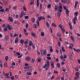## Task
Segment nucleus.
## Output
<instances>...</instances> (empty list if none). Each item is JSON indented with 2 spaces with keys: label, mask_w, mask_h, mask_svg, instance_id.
<instances>
[{
  "label": "nucleus",
  "mask_w": 80,
  "mask_h": 80,
  "mask_svg": "<svg viewBox=\"0 0 80 80\" xmlns=\"http://www.w3.org/2000/svg\"><path fill=\"white\" fill-rule=\"evenodd\" d=\"M41 52L42 55H47V51L45 50H41Z\"/></svg>",
  "instance_id": "1"
},
{
  "label": "nucleus",
  "mask_w": 80,
  "mask_h": 80,
  "mask_svg": "<svg viewBox=\"0 0 80 80\" xmlns=\"http://www.w3.org/2000/svg\"><path fill=\"white\" fill-rule=\"evenodd\" d=\"M60 25H61V24H59V26L60 28L61 29V30L62 31L63 33H65V29H64V28H62V26H61Z\"/></svg>",
  "instance_id": "2"
},
{
  "label": "nucleus",
  "mask_w": 80,
  "mask_h": 80,
  "mask_svg": "<svg viewBox=\"0 0 80 80\" xmlns=\"http://www.w3.org/2000/svg\"><path fill=\"white\" fill-rule=\"evenodd\" d=\"M55 11H57V10H58V12L59 11V9H60V8L59 7H58V6H57V5H55ZM57 8H58V9H57Z\"/></svg>",
  "instance_id": "3"
},
{
  "label": "nucleus",
  "mask_w": 80,
  "mask_h": 80,
  "mask_svg": "<svg viewBox=\"0 0 80 80\" xmlns=\"http://www.w3.org/2000/svg\"><path fill=\"white\" fill-rule=\"evenodd\" d=\"M8 20H9V21H10L12 22H13V18L10 17H8Z\"/></svg>",
  "instance_id": "4"
},
{
  "label": "nucleus",
  "mask_w": 80,
  "mask_h": 80,
  "mask_svg": "<svg viewBox=\"0 0 80 80\" xmlns=\"http://www.w3.org/2000/svg\"><path fill=\"white\" fill-rule=\"evenodd\" d=\"M31 60V59L29 57H27L26 58V61L27 62H29V61H30Z\"/></svg>",
  "instance_id": "5"
},
{
  "label": "nucleus",
  "mask_w": 80,
  "mask_h": 80,
  "mask_svg": "<svg viewBox=\"0 0 80 80\" xmlns=\"http://www.w3.org/2000/svg\"><path fill=\"white\" fill-rule=\"evenodd\" d=\"M66 14L68 16H69V11L68 9H67L66 10Z\"/></svg>",
  "instance_id": "6"
},
{
  "label": "nucleus",
  "mask_w": 80,
  "mask_h": 80,
  "mask_svg": "<svg viewBox=\"0 0 80 80\" xmlns=\"http://www.w3.org/2000/svg\"><path fill=\"white\" fill-rule=\"evenodd\" d=\"M18 42V38H16L15 40V43H17Z\"/></svg>",
  "instance_id": "7"
},
{
  "label": "nucleus",
  "mask_w": 80,
  "mask_h": 80,
  "mask_svg": "<svg viewBox=\"0 0 80 80\" xmlns=\"http://www.w3.org/2000/svg\"><path fill=\"white\" fill-rule=\"evenodd\" d=\"M70 47H69V48H73V44H70Z\"/></svg>",
  "instance_id": "8"
},
{
  "label": "nucleus",
  "mask_w": 80,
  "mask_h": 80,
  "mask_svg": "<svg viewBox=\"0 0 80 80\" xmlns=\"http://www.w3.org/2000/svg\"><path fill=\"white\" fill-rule=\"evenodd\" d=\"M7 26L8 27V29H9V30H12V28H11V27H10V25H9V24H8Z\"/></svg>",
  "instance_id": "9"
},
{
  "label": "nucleus",
  "mask_w": 80,
  "mask_h": 80,
  "mask_svg": "<svg viewBox=\"0 0 80 80\" xmlns=\"http://www.w3.org/2000/svg\"><path fill=\"white\" fill-rule=\"evenodd\" d=\"M20 43H21L22 44V45H23V43H24V41L23 40H20Z\"/></svg>",
  "instance_id": "10"
},
{
  "label": "nucleus",
  "mask_w": 80,
  "mask_h": 80,
  "mask_svg": "<svg viewBox=\"0 0 80 80\" xmlns=\"http://www.w3.org/2000/svg\"><path fill=\"white\" fill-rule=\"evenodd\" d=\"M61 15V13L60 12H58L57 13V16L58 17H60V15Z\"/></svg>",
  "instance_id": "11"
},
{
  "label": "nucleus",
  "mask_w": 80,
  "mask_h": 80,
  "mask_svg": "<svg viewBox=\"0 0 80 80\" xmlns=\"http://www.w3.org/2000/svg\"><path fill=\"white\" fill-rule=\"evenodd\" d=\"M41 19H38L37 20V23L38 24V26H39V22L41 21Z\"/></svg>",
  "instance_id": "12"
},
{
  "label": "nucleus",
  "mask_w": 80,
  "mask_h": 80,
  "mask_svg": "<svg viewBox=\"0 0 80 80\" xmlns=\"http://www.w3.org/2000/svg\"><path fill=\"white\" fill-rule=\"evenodd\" d=\"M34 3V1L33 0H32V1L30 3V5H33Z\"/></svg>",
  "instance_id": "13"
},
{
  "label": "nucleus",
  "mask_w": 80,
  "mask_h": 80,
  "mask_svg": "<svg viewBox=\"0 0 80 80\" xmlns=\"http://www.w3.org/2000/svg\"><path fill=\"white\" fill-rule=\"evenodd\" d=\"M61 49L62 52H65V50L64 49V47H62Z\"/></svg>",
  "instance_id": "14"
},
{
  "label": "nucleus",
  "mask_w": 80,
  "mask_h": 80,
  "mask_svg": "<svg viewBox=\"0 0 80 80\" xmlns=\"http://www.w3.org/2000/svg\"><path fill=\"white\" fill-rule=\"evenodd\" d=\"M74 14L75 15V17H77V15H78V12H76L74 13Z\"/></svg>",
  "instance_id": "15"
},
{
  "label": "nucleus",
  "mask_w": 80,
  "mask_h": 80,
  "mask_svg": "<svg viewBox=\"0 0 80 80\" xmlns=\"http://www.w3.org/2000/svg\"><path fill=\"white\" fill-rule=\"evenodd\" d=\"M46 26L47 27H48V28H49V27H50V25H49V24L48 23V22H46Z\"/></svg>",
  "instance_id": "16"
},
{
  "label": "nucleus",
  "mask_w": 80,
  "mask_h": 80,
  "mask_svg": "<svg viewBox=\"0 0 80 80\" xmlns=\"http://www.w3.org/2000/svg\"><path fill=\"white\" fill-rule=\"evenodd\" d=\"M51 66H52V68H55V67L54 66V64H53V63H51Z\"/></svg>",
  "instance_id": "17"
},
{
  "label": "nucleus",
  "mask_w": 80,
  "mask_h": 80,
  "mask_svg": "<svg viewBox=\"0 0 80 80\" xmlns=\"http://www.w3.org/2000/svg\"><path fill=\"white\" fill-rule=\"evenodd\" d=\"M57 67L58 68H60V64H59L58 63H57Z\"/></svg>",
  "instance_id": "18"
},
{
  "label": "nucleus",
  "mask_w": 80,
  "mask_h": 80,
  "mask_svg": "<svg viewBox=\"0 0 80 80\" xmlns=\"http://www.w3.org/2000/svg\"><path fill=\"white\" fill-rule=\"evenodd\" d=\"M30 67V66H29V67L26 66V67H24V69H28V68H29Z\"/></svg>",
  "instance_id": "19"
},
{
  "label": "nucleus",
  "mask_w": 80,
  "mask_h": 80,
  "mask_svg": "<svg viewBox=\"0 0 80 80\" xmlns=\"http://www.w3.org/2000/svg\"><path fill=\"white\" fill-rule=\"evenodd\" d=\"M8 38H9V36H7L6 37L5 39L6 40H7L8 39Z\"/></svg>",
  "instance_id": "20"
},
{
  "label": "nucleus",
  "mask_w": 80,
  "mask_h": 80,
  "mask_svg": "<svg viewBox=\"0 0 80 80\" xmlns=\"http://www.w3.org/2000/svg\"><path fill=\"white\" fill-rule=\"evenodd\" d=\"M32 22H33V23H34L35 22V18H32L31 19Z\"/></svg>",
  "instance_id": "21"
},
{
  "label": "nucleus",
  "mask_w": 80,
  "mask_h": 80,
  "mask_svg": "<svg viewBox=\"0 0 80 80\" xmlns=\"http://www.w3.org/2000/svg\"><path fill=\"white\" fill-rule=\"evenodd\" d=\"M27 75H32V73L31 72H27L26 73Z\"/></svg>",
  "instance_id": "22"
},
{
  "label": "nucleus",
  "mask_w": 80,
  "mask_h": 80,
  "mask_svg": "<svg viewBox=\"0 0 80 80\" xmlns=\"http://www.w3.org/2000/svg\"><path fill=\"white\" fill-rule=\"evenodd\" d=\"M37 59L38 60V62H39V63L42 60V59H39V58H37Z\"/></svg>",
  "instance_id": "23"
},
{
  "label": "nucleus",
  "mask_w": 80,
  "mask_h": 80,
  "mask_svg": "<svg viewBox=\"0 0 80 80\" xmlns=\"http://www.w3.org/2000/svg\"><path fill=\"white\" fill-rule=\"evenodd\" d=\"M31 34L33 37H36V35L34 33L32 32Z\"/></svg>",
  "instance_id": "24"
},
{
  "label": "nucleus",
  "mask_w": 80,
  "mask_h": 80,
  "mask_svg": "<svg viewBox=\"0 0 80 80\" xmlns=\"http://www.w3.org/2000/svg\"><path fill=\"white\" fill-rule=\"evenodd\" d=\"M33 27L35 28H37L38 27V26L37 24H34L33 25Z\"/></svg>",
  "instance_id": "25"
},
{
  "label": "nucleus",
  "mask_w": 80,
  "mask_h": 80,
  "mask_svg": "<svg viewBox=\"0 0 80 80\" xmlns=\"http://www.w3.org/2000/svg\"><path fill=\"white\" fill-rule=\"evenodd\" d=\"M50 7H51V4H49L48 5V8H50Z\"/></svg>",
  "instance_id": "26"
},
{
  "label": "nucleus",
  "mask_w": 80,
  "mask_h": 80,
  "mask_svg": "<svg viewBox=\"0 0 80 80\" xmlns=\"http://www.w3.org/2000/svg\"><path fill=\"white\" fill-rule=\"evenodd\" d=\"M16 55H17L18 56H19V55H20V53L19 52H17L16 54H15Z\"/></svg>",
  "instance_id": "27"
},
{
  "label": "nucleus",
  "mask_w": 80,
  "mask_h": 80,
  "mask_svg": "<svg viewBox=\"0 0 80 80\" xmlns=\"http://www.w3.org/2000/svg\"><path fill=\"white\" fill-rule=\"evenodd\" d=\"M47 64H45V65L43 66V68H47Z\"/></svg>",
  "instance_id": "28"
},
{
  "label": "nucleus",
  "mask_w": 80,
  "mask_h": 80,
  "mask_svg": "<svg viewBox=\"0 0 80 80\" xmlns=\"http://www.w3.org/2000/svg\"><path fill=\"white\" fill-rule=\"evenodd\" d=\"M70 38L72 40V41H74V38H73V36H71L70 37Z\"/></svg>",
  "instance_id": "29"
},
{
  "label": "nucleus",
  "mask_w": 80,
  "mask_h": 80,
  "mask_svg": "<svg viewBox=\"0 0 80 80\" xmlns=\"http://www.w3.org/2000/svg\"><path fill=\"white\" fill-rule=\"evenodd\" d=\"M41 36H43L45 35V33L43 32H42L41 34Z\"/></svg>",
  "instance_id": "30"
},
{
  "label": "nucleus",
  "mask_w": 80,
  "mask_h": 80,
  "mask_svg": "<svg viewBox=\"0 0 80 80\" xmlns=\"http://www.w3.org/2000/svg\"><path fill=\"white\" fill-rule=\"evenodd\" d=\"M47 58L48 60H50L51 59H52V58H50V57H47Z\"/></svg>",
  "instance_id": "31"
},
{
  "label": "nucleus",
  "mask_w": 80,
  "mask_h": 80,
  "mask_svg": "<svg viewBox=\"0 0 80 80\" xmlns=\"http://www.w3.org/2000/svg\"><path fill=\"white\" fill-rule=\"evenodd\" d=\"M76 77H78V76L79 75V73L78 72H77L76 73Z\"/></svg>",
  "instance_id": "32"
},
{
  "label": "nucleus",
  "mask_w": 80,
  "mask_h": 80,
  "mask_svg": "<svg viewBox=\"0 0 80 80\" xmlns=\"http://www.w3.org/2000/svg\"><path fill=\"white\" fill-rule=\"evenodd\" d=\"M8 56H6L5 57V59L6 61H7V60H8Z\"/></svg>",
  "instance_id": "33"
},
{
  "label": "nucleus",
  "mask_w": 80,
  "mask_h": 80,
  "mask_svg": "<svg viewBox=\"0 0 80 80\" xmlns=\"http://www.w3.org/2000/svg\"><path fill=\"white\" fill-rule=\"evenodd\" d=\"M63 8H64V10H67V7H65V6H63Z\"/></svg>",
  "instance_id": "34"
},
{
  "label": "nucleus",
  "mask_w": 80,
  "mask_h": 80,
  "mask_svg": "<svg viewBox=\"0 0 80 80\" xmlns=\"http://www.w3.org/2000/svg\"><path fill=\"white\" fill-rule=\"evenodd\" d=\"M4 9H0V12H4Z\"/></svg>",
  "instance_id": "35"
},
{
  "label": "nucleus",
  "mask_w": 80,
  "mask_h": 80,
  "mask_svg": "<svg viewBox=\"0 0 80 80\" xmlns=\"http://www.w3.org/2000/svg\"><path fill=\"white\" fill-rule=\"evenodd\" d=\"M61 34H60V33H58L57 34V35L58 37H60L61 36Z\"/></svg>",
  "instance_id": "36"
},
{
  "label": "nucleus",
  "mask_w": 80,
  "mask_h": 80,
  "mask_svg": "<svg viewBox=\"0 0 80 80\" xmlns=\"http://www.w3.org/2000/svg\"><path fill=\"white\" fill-rule=\"evenodd\" d=\"M77 20V17L75 16V17L73 19V20Z\"/></svg>",
  "instance_id": "37"
},
{
  "label": "nucleus",
  "mask_w": 80,
  "mask_h": 80,
  "mask_svg": "<svg viewBox=\"0 0 80 80\" xmlns=\"http://www.w3.org/2000/svg\"><path fill=\"white\" fill-rule=\"evenodd\" d=\"M36 3L37 7H38V6H39V2L37 1Z\"/></svg>",
  "instance_id": "38"
},
{
  "label": "nucleus",
  "mask_w": 80,
  "mask_h": 80,
  "mask_svg": "<svg viewBox=\"0 0 80 80\" xmlns=\"http://www.w3.org/2000/svg\"><path fill=\"white\" fill-rule=\"evenodd\" d=\"M32 48H34V49H35V45L33 44H32Z\"/></svg>",
  "instance_id": "39"
},
{
  "label": "nucleus",
  "mask_w": 80,
  "mask_h": 80,
  "mask_svg": "<svg viewBox=\"0 0 80 80\" xmlns=\"http://www.w3.org/2000/svg\"><path fill=\"white\" fill-rule=\"evenodd\" d=\"M32 41H30L29 43V44L30 46H32Z\"/></svg>",
  "instance_id": "40"
},
{
  "label": "nucleus",
  "mask_w": 80,
  "mask_h": 80,
  "mask_svg": "<svg viewBox=\"0 0 80 80\" xmlns=\"http://www.w3.org/2000/svg\"><path fill=\"white\" fill-rule=\"evenodd\" d=\"M4 67H7V62L4 63Z\"/></svg>",
  "instance_id": "41"
},
{
  "label": "nucleus",
  "mask_w": 80,
  "mask_h": 80,
  "mask_svg": "<svg viewBox=\"0 0 80 80\" xmlns=\"http://www.w3.org/2000/svg\"><path fill=\"white\" fill-rule=\"evenodd\" d=\"M52 27H57V26H56L55 24L54 23H52Z\"/></svg>",
  "instance_id": "42"
},
{
  "label": "nucleus",
  "mask_w": 80,
  "mask_h": 80,
  "mask_svg": "<svg viewBox=\"0 0 80 80\" xmlns=\"http://www.w3.org/2000/svg\"><path fill=\"white\" fill-rule=\"evenodd\" d=\"M35 62V59H32L31 63H33Z\"/></svg>",
  "instance_id": "43"
},
{
  "label": "nucleus",
  "mask_w": 80,
  "mask_h": 80,
  "mask_svg": "<svg viewBox=\"0 0 80 80\" xmlns=\"http://www.w3.org/2000/svg\"><path fill=\"white\" fill-rule=\"evenodd\" d=\"M42 16L40 17H38V20H42Z\"/></svg>",
  "instance_id": "44"
},
{
  "label": "nucleus",
  "mask_w": 80,
  "mask_h": 80,
  "mask_svg": "<svg viewBox=\"0 0 80 80\" xmlns=\"http://www.w3.org/2000/svg\"><path fill=\"white\" fill-rule=\"evenodd\" d=\"M28 43V42L27 41H25V42L24 43L25 45H27Z\"/></svg>",
  "instance_id": "45"
},
{
  "label": "nucleus",
  "mask_w": 80,
  "mask_h": 80,
  "mask_svg": "<svg viewBox=\"0 0 80 80\" xmlns=\"http://www.w3.org/2000/svg\"><path fill=\"white\" fill-rule=\"evenodd\" d=\"M23 16V14H21L19 17H20V18H22Z\"/></svg>",
  "instance_id": "46"
},
{
  "label": "nucleus",
  "mask_w": 80,
  "mask_h": 80,
  "mask_svg": "<svg viewBox=\"0 0 80 80\" xmlns=\"http://www.w3.org/2000/svg\"><path fill=\"white\" fill-rule=\"evenodd\" d=\"M53 50L52 49V48H51V49H50V52H53Z\"/></svg>",
  "instance_id": "47"
},
{
  "label": "nucleus",
  "mask_w": 80,
  "mask_h": 80,
  "mask_svg": "<svg viewBox=\"0 0 80 80\" xmlns=\"http://www.w3.org/2000/svg\"><path fill=\"white\" fill-rule=\"evenodd\" d=\"M40 8H41V9L42 8V4H40Z\"/></svg>",
  "instance_id": "48"
},
{
  "label": "nucleus",
  "mask_w": 80,
  "mask_h": 80,
  "mask_svg": "<svg viewBox=\"0 0 80 80\" xmlns=\"http://www.w3.org/2000/svg\"><path fill=\"white\" fill-rule=\"evenodd\" d=\"M11 80H14V77H13V76H11Z\"/></svg>",
  "instance_id": "49"
},
{
  "label": "nucleus",
  "mask_w": 80,
  "mask_h": 80,
  "mask_svg": "<svg viewBox=\"0 0 80 80\" xmlns=\"http://www.w3.org/2000/svg\"><path fill=\"white\" fill-rule=\"evenodd\" d=\"M54 78V75H52V77L51 78V80H52V79H53V78Z\"/></svg>",
  "instance_id": "50"
},
{
  "label": "nucleus",
  "mask_w": 80,
  "mask_h": 80,
  "mask_svg": "<svg viewBox=\"0 0 80 80\" xmlns=\"http://www.w3.org/2000/svg\"><path fill=\"white\" fill-rule=\"evenodd\" d=\"M2 27H3V28H4V27H5V26H6L5 24H3L2 25Z\"/></svg>",
  "instance_id": "51"
},
{
  "label": "nucleus",
  "mask_w": 80,
  "mask_h": 80,
  "mask_svg": "<svg viewBox=\"0 0 80 80\" xmlns=\"http://www.w3.org/2000/svg\"><path fill=\"white\" fill-rule=\"evenodd\" d=\"M67 57V55H64V58H66Z\"/></svg>",
  "instance_id": "52"
},
{
  "label": "nucleus",
  "mask_w": 80,
  "mask_h": 80,
  "mask_svg": "<svg viewBox=\"0 0 80 80\" xmlns=\"http://www.w3.org/2000/svg\"><path fill=\"white\" fill-rule=\"evenodd\" d=\"M50 30L51 33H53V31H52V28H50Z\"/></svg>",
  "instance_id": "53"
},
{
  "label": "nucleus",
  "mask_w": 80,
  "mask_h": 80,
  "mask_svg": "<svg viewBox=\"0 0 80 80\" xmlns=\"http://www.w3.org/2000/svg\"><path fill=\"white\" fill-rule=\"evenodd\" d=\"M28 24L27 23L26 25V28H28Z\"/></svg>",
  "instance_id": "54"
},
{
  "label": "nucleus",
  "mask_w": 80,
  "mask_h": 80,
  "mask_svg": "<svg viewBox=\"0 0 80 80\" xmlns=\"http://www.w3.org/2000/svg\"><path fill=\"white\" fill-rule=\"evenodd\" d=\"M5 11H6V12H8V11H9L8 8H7L6 9H5Z\"/></svg>",
  "instance_id": "55"
},
{
  "label": "nucleus",
  "mask_w": 80,
  "mask_h": 80,
  "mask_svg": "<svg viewBox=\"0 0 80 80\" xmlns=\"http://www.w3.org/2000/svg\"><path fill=\"white\" fill-rule=\"evenodd\" d=\"M9 73L10 75H9L10 77H11V76H12V72H10Z\"/></svg>",
  "instance_id": "56"
},
{
  "label": "nucleus",
  "mask_w": 80,
  "mask_h": 80,
  "mask_svg": "<svg viewBox=\"0 0 80 80\" xmlns=\"http://www.w3.org/2000/svg\"><path fill=\"white\" fill-rule=\"evenodd\" d=\"M25 19H28V16H26L25 17Z\"/></svg>",
  "instance_id": "57"
},
{
  "label": "nucleus",
  "mask_w": 80,
  "mask_h": 80,
  "mask_svg": "<svg viewBox=\"0 0 80 80\" xmlns=\"http://www.w3.org/2000/svg\"><path fill=\"white\" fill-rule=\"evenodd\" d=\"M59 8H60V9H62V6L61 5H59Z\"/></svg>",
  "instance_id": "58"
},
{
  "label": "nucleus",
  "mask_w": 80,
  "mask_h": 80,
  "mask_svg": "<svg viewBox=\"0 0 80 80\" xmlns=\"http://www.w3.org/2000/svg\"><path fill=\"white\" fill-rule=\"evenodd\" d=\"M29 72H32V68H30L29 69Z\"/></svg>",
  "instance_id": "59"
},
{
  "label": "nucleus",
  "mask_w": 80,
  "mask_h": 80,
  "mask_svg": "<svg viewBox=\"0 0 80 80\" xmlns=\"http://www.w3.org/2000/svg\"><path fill=\"white\" fill-rule=\"evenodd\" d=\"M65 44H67L68 45V44H69V43H68V42L67 41L65 42Z\"/></svg>",
  "instance_id": "60"
},
{
  "label": "nucleus",
  "mask_w": 80,
  "mask_h": 80,
  "mask_svg": "<svg viewBox=\"0 0 80 80\" xmlns=\"http://www.w3.org/2000/svg\"><path fill=\"white\" fill-rule=\"evenodd\" d=\"M67 0H65L64 1V4H65V3H67Z\"/></svg>",
  "instance_id": "61"
},
{
  "label": "nucleus",
  "mask_w": 80,
  "mask_h": 80,
  "mask_svg": "<svg viewBox=\"0 0 80 80\" xmlns=\"http://www.w3.org/2000/svg\"><path fill=\"white\" fill-rule=\"evenodd\" d=\"M54 73H58V71H54Z\"/></svg>",
  "instance_id": "62"
},
{
  "label": "nucleus",
  "mask_w": 80,
  "mask_h": 80,
  "mask_svg": "<svg viewBox=\"0 0 80 80\" xmlns=\"http://www.w3.org/2000/svg\"><path fill=\"white\" fill-rule=\"evenodd\" d=\"M6 76H8L9 75V73H7L5 74Z\"/></svg>",
  "instance_id": "63"
},
{
  "label": "nucleus",
  "mask_w": 80,
  "mask_h": 80,
  "mask_svg": "<svg viewBox=\"0 0 80 80\" xmlns=\"http://www.w3.org/2000/svg\"><path fill=\"white\" fill-rule=\"evenodd\" d=\"M77 52H80V49H78L76 50Z\"/></svg>",
  "instance_id": "64"
}]
</instances>
